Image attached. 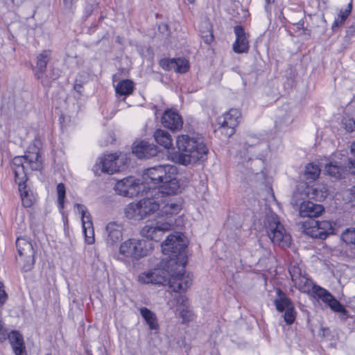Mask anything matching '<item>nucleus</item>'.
Listing matches in <instances>:
<instances>
[{
	"label": "nucleus",
	"mask_w": 355,
	"mask_h": 355,
	"mask_svg": "<svg viewBox=\"0 0 355 355\" xmlns=\"http://www.w3.org/2000/svg\"><path fill=\"white\" fill-rule=\"evenodd\" d=\"M179 164L184 166L193 164L207 159L208 148L204 139L195 132L188 124L183 126L182 118L179 116Z\"/></svg>",
	"instance_id": "nucleus-1"
},
{
	"label": "nucleus",
	"mask_w": 355,
	"mask_h": 355,
	"mask_svg": "<svg viewBox=\"0 0 355 355\" xmlns=\"http://www.w3.org/2000/svg\"><path fill=\"white\" fill-rule=\"evenodd\" d=\"M178 168L175 166H157L146 169L142 175L143 190L147 193L158 188L161 197L176 196L178 191Z\"/></svg>",
	"instance_id": "nucleus-2"
},
{
	"label": "nucleus",
	"mask_w": 355,
	"mask_h": 355,
	"mask_svg": "<svg viewBox=\"0 0 355 355\" xmlns=\"http://www.w3.org/2000/svg\"><path fill=\"white\" fill-rule=\"evenodd\" d=\"M177 198L175 196L161 197L159 192L153 198H145L128 204L125 209V217L128 219L141 220L160 211L162 215L173 214L177 210Z\"/></svg>",
	"instance_id": "nucleus-3"
},
{
	"label": "nucleus",
	"mask_w": 355,
	"mask_h": 355,
	"mask_svg": "<svg viewBox=\"0 0 355 355\" xmlns=\"http://www.w3.org/2000/svg\"><path fill=\"white\" fill-rule=\"evenodd\" d=\"M15 182L18 184L22 205L30 207L33 203V197L26 189L27 169L37 171L42 168V161L37 152L28 153L24 156H17L12 159Z\"/></svg>",
	"instance_id": "nucleus-4"
},
{
	"label": "nucleus",
	"mask_w": 355,
	"mask_h": 355,
	"mask_svg": "<svg viewBox=\"0 0 355 355\" xmlns=\"http://www.w3.org/2000/svg\"><path fill=\"white\" fill-rule=\"evenodd\" d=\"M139 280L144 284H167L171 291H178V270L168 271L161 266V261L153 269L142 272Z\"/></svg>",
	"instance_id": "nucleus-5"
},
{
	"label": "nucleus",
	"mask_w": 355,
	"mask_h": 355,
	"mask_svg": "<svg viewBox=\"0 0 355 355\" xmlns=\"http://www.w3.org/2000/svg\"><path fill=\"white\" fill-rule=\"evenodd\" d=\"M264 225L268 237L274 244L282 248H286L291 245V235L280 223L277 214L274 213L267 214Z\"/></svg>",
	"instance_id": "nucleus-6"
},
{
	"label": "nucleus",
	"mask_w": 355,
	"mask_h": 355,
	"mask_svg": "<svg viewBox=\"0 0 355 355\" xmlns=\"http://www.w3.org/2000/svg\"><path fill=\"white\" fill-rule=\"evenodd\" d=\"M152 249V244L144 239H129L121 244L119 254L124 258L138 260L148 256Z\"/></svg>",
	"instance_id": "nucleus-7"
},
{
	"label": "nucleus",
	"mask_w": 355,
	"mask_h": 355,
	"mask_svg": "<svg viewBox=\"0 0 355 355\" xmlns=\"http://www.w3.org/2000/svg\"><path fill=\"white\" fill-rule=\"evenodd\" d=\"M164 257L161 260V266L168 270H178V234H169L161 244Z\"/></svg>",
	"instance_id": "nucleus-8"
},
{
	"label": "nucleus",
	"mask_w": 355,
	"mask_h": 355,
	"mask_svg": "<svg viewBox=\"0 0 355 355\" xmlns=\"http://www.w3.org/2000/svg\"><path fill=\"white\" fill-rule=\"evenodd\" d=\"M305 198L306 197L304 196V193L299 191L293 194L291 204L293 206H300V216L302 218H316L320 216L324 211L323 207L311 201H305Z\"/></svg>",
	"instance_id": "nucleus-9"
},
{
	"label": "nucleus",
	"mask_w": 355,
	"mask_h": 355,
	"mask_svg": "<svg viewBox=\"0 0 355 355\" xmlns=\"http://www.w3.org/2000/svg\"><path fill=\"white\" fill-rule=\"evenodd\" d=\"M191 223L187 219L184 220L183 217L179 218V265L184 267L188 261V258L191 252L188 249L189 240L187 231L190 228Z\"/></svg>",
	"instance_id": "nucleus-10"
},
{
	"label": "nucleus",
	"mask_w": 355,
	"mask_h": 355,
	"mask_svg": "<svg viewBox=\"0 0 355 355\" xmlns=\"http://www.w3.org/2000/svg\"><path fill=\"white\" fill-rule=\"evenodd\" d=\"M126 157L121 153L105 155L99 158L96 167L103 173L113 174L121 170L125 164Z\"/></svg>",
	"instance_id": "nucleus-11"
},
{
	"label": "nucleus",
	"mask_w": 355,
	"mask_h": 355,
	"mask_svg": "<svg viewBox=\"0 0 355 355\" xmlns=\"http://www.w3.org/2000/svg\"><path fill=\"white\" fill-rule=\"evenodd\" d=\"M172 225L168 222H149L140 230V234L150 241L159 242L164 234L171 230Z\"/></svg>",
	"instance_id": "nucleus-12"
},
{
	"label": "nucleus",
	"mask_w": 355,
	"mask_h": 355,
	"mask_svg": "<svg viewBox=\"0 0 355 355\" xmlns=\"http://www.w3.org/2000/svg\"><path fill=\"white\" fill-rule=\"evenodd\" d=\"M246 167L249 168L253 173H258L261 171L264 166V159L268 154L267 148H261V146H250L247 150Z\"/></svg>",
	"instance_id": "nucleus-13"
},
{
	"label": "nucleus",
	"mask_w": 355,
	"mask_h": 355,
	"mask_svg": "<svg viewBox=\"0 0 355 355\" xmlns=\"http://www.w3.org/2000/svg\"><path fill=\"white\" fill-rule=\"evenodd\" d=\"M114 189L119 195L130 198L145 193L141 182L132 176L117 181Z\"/></svg>",
	"instance_id": "nucleus-14"
},
{
	"label": "nucleus",
	"mask_w": 355,
	"mask_h": 355,
	"mask_svg": "<svg viewBox=\"0 0 355 355\" xmlns=\"http://www.w3.org/2000/svg\"><path fill=\"white\" fill-rule=\"evenodd\" d=\"M311 296L322 300L333 311L340 313L346 317L348 316V311L327 289L316 285Z\"/></svg>",
	"instance_id": "nucleus-15"
},
{
	"label": "nucleus",
	"mask_w": 355,
	"mask_h": 355,
	"mask_svg": "<svg viewBox=\"0 0 355 355\" xmlns=\"http://www.w3.org/2000/svg\"><path fill=\"white\" fill-rule=\"evenodd\" d=\"M241 112L237 109H230L227 112L218 119L220 124L219 130L227 137L234 133V128L238 125L241 119Z\"/></svg>",
	"instance_id": "nucleus-16"
},
{
	"label": "nucleus",
	"mask_w": 355,
	"mask_h": 355,
	"mask_svg": "<svg viewBox=\"0 0 355 355\" xmlns=\"http://www.w3.org/2000/svg\"><path fill=\"white\" fill-rule=\"evenodd\" d=\"M76 211L81 216V223L85 234V241L87 244H93L95 241L94 230L91 215L87 207L82 204L76 203L74 205Z\"/></svg>",
	"instance_id": "nucleus-17"
},
{
	"label": "nucleus",
	"mask_w": 355,
	"mask_h": 355,
	"mask_svg": "<svg viewBox=\"0 0 355 355\" xmlns=\"http://www.w3.org/2000/svg\"><path fill=\"white\" fill-rule=\"evenodd\" d=\"M16 247L20 257H24L26 264L23 267L25 271L29 270L34 264V250L32 243L24 238H18Z\"/></svg>",
	"instance_id": "nucleus-18"
},
{
	"label": "nucleus",
	"mask_w": 355,
	"mask_h": 355,
	"mask_svg": "<svg viewBox=\"0 0 355 355\" xmlns=\"http://www.w3.org/2000/svg\"><path fill=\"white\" fill-rule=\"evenodd\" d=\"M103 236L109 245H113L123 238V226L121 223L110 222L105 226Z\"/></svg>",
	"instance_id": "nucleus-19"
},
{
	"label": "nucleus",
	"mask_w": 355,
	"mask_h": 355,
	"mask_svg": "<svg viewBox=\"0 0 355 355\" xmlns=\"http://www.w3.org/2000/svg\"><path fill=\"white\" fill-rule=\"evenodd\" d=\"M158 148L153 144L141 141L132 148V153L139 159H148L156 156Z\"/></svg>",
	"instance_id": "nucleus-20"
},
{
	"label": "nucleus",
	"mask_w": 355,
	"mask_h": 355,
	"mask_svg": "<svg viewBox=\"0 0 355 355\" xmlns=\"http://www.w3.org/2000/svg\"><path fill=\"white\" fill-rule=\"evenodd\" d=\"M236 41L233 44V51L236 53H247L249 50L248 35L241 26L234 27Z\"/></svg>",
	"instance_id": "nucleus-21"
},
{
	"label": "nucleus",
	"mask_w": 355,
	"mask_h": 355,
	"mask_svg": "<svg viewBox=\"0 0 355 355\" xmlns=\"http://www.w3.org/2000/svg\"><path fill=\"white\" fill-rule=\"evenodd\" d=\"M196 315L188 302L186 295L179 296V319H182V323H188L193 321Z\"/></svg>",
	"instance_id": "nucleus-22"
},
{
	"label": "nucleus",
	"mask_w": 355,
	"mask_h": 355,
	"mask_svg": "<svg viewBox=\"0 0 355 355\" xmlns=\"http://www.w3.org/2000/svg\"><path fill=\"white\" fill-rule=\"evenodd\" d=\"M193 282V275L191 272L183 269L179 270V296L185 293L191 288Z\"/></svg>",
	"instance_id": "nucleus-23"
},
{
	"label": "nucleus",
	"mask_w": 355,
	"mask_h": 355,
	"mask_svg": "<svg viewBox=\"0 0 355 355\" xmlns=\"http://www.w3.org/2000/svg\"><path fill=\"white\" fill-rule=\"evenodd\" d=\"M328 195V189L325 186L306 187L304 190V196L318 201L323 200Z\"/></svg>",
	"instance_id": "nucleus-24"
},
{
	"label": "nucleus",
	"mask_w": 355,
	"mask_h": 355,
	"mask_svg": "<svg viewBox=\"0 0 355 355\" xmlns=\"http://www.w3.org/2000/svg\"><path fill=\"white\" fill-rule=\"evenodd\" d=\"M51 55V51L46 50L37 56L35 75L38 79L40 78L44 73L46 65L50 60Z\"/></svg>",
	"instance_id": "nucleus-25"
},
{
	"label": "nucleus",
	"mask_w": 355,
	"mask_h": 355,
	"mask_svg": "<svg viewBox=\"0 0 355 355\" xmlns=\"http://www.w3.org/2000/svg\"><path fill=\"white\" fill-rule=\"evenodd\" d=\"M293 281L295 282V286L302 293L311 295L316 284L312 280L306 277H300L298 279L292 277Z\"/></svg>",
	"instance_id": "nucleus-26"
},
{
	"label": "nucleus",
	"mask_w": 355,
	"mask_h": 355,
	"mask_svg": "<svg viewBox=\"0 0 355 355\" xmlns=\"http://www.w3.org/2000/svg\"><path fill=\"white\" fill-rule=\"evenodd\" d=\"M162 123L164 127L175 130L178 128V113L175 110H168L164 112Z\"/></svg>",
	"instance_id": "nucleus-27"
},
{
	"label": "nucleus",
	"mask_w": 355,
	"mask_h": 355,
	"mask_svg": "<svg viewBox=\"0 0 355 355\" xmlns=\"http://www.w3.org/2000/svg\"><path fill=\"white\" fill-rule=\"evenodd\" d=\"M313 223H316V220H311L305 222L303 224L304 232L306 234L312 238L324 239V234H322L321 230L319 229V226Z\"/></svg>",
	"instance_id": "nucleus-28"
},
{
	"label": "nucleus",
	"mask_w": 355,
	"mask_h": 355,
	"mask_svg": "<svg viewBox=\"0 0 355 355\" xmlns=\"http://www.w3.org/2000/svg\"><path fill=\"white\" fill-rule=\"evenodd\" d=\"M277 293L278 298L275 300L274 303L278 311L283 312L293 306L291 300L281 290H277Z\"/></svg>",
	"instance_id": "nucleus-29"
},
{
	"label": "nucleus",
	"mask_w": 355,
	"mask_h": 355,
	"mask_svg": "<svg viewBox=\"0 0 355 355\" xmlns=\"http://www.w3.org/2000/svg\"><path fill=\"white\" fill-rule=\"evenodd\" d=\"M154 137L157 143L165 148H169L172 145L171 135L166 131L157 130L154 133Z\"/></svg>",
	"instance_id": "nucleus-30"
},
{
	"label": "nucleus",
	"mask_w": 355,
	"mask_h": 355,
	"mask_svg": "<svg viewBox=\"0 0 355 355\" xmlns=\"http://www.w3.org/2000/svg\"><path fill=\"white\" fill-rule=\"evenodd\" d=\"M324 171L330 176L338 179L341 178L345 169L340 164L332 162L325 165Z\"/></svg>",
	"instance_id": "nucleus-31"
},
{
	"label": "nucleus",
	"mask_w": 355,
	"mask_h": 355,
	"mask_svg": "<svg viewBox=\"0 0 355 355\" xmlns=\"http://www.w3.org/2000/svg\"><path fill=\"white\" fill-rule=\"evenodd\" d=\"M200 32L202 39L206 44H209L212 42L214 40V35L211 26L209 21H205L201 23Z\"/></svg>",
	"instance_id": "nucleus-32"
},
{
	"label": "nucleus",
	"mask_w": 355,
	"mask_h": 355,
	"mask_svg": "<svg viewBox=\"0 0 355 355\" xmlns=\"http://www.w3.org/2000/svg\"><path fill=\"white\" fill-rule=\"evenodd\" d=\"M115 90L119 95L128 96L133 90V83L130 80H123L116 85Z\"/></svg>",
	"instance_id": "nucleus-33"
},
{
	"label": "nucleus",
	"mask_w": 355,
	"mask_h": 355,
	"mask_svg": "<svg viewBox=\"0 0 355 355\" xmlns=\"http://www.w3.org/2000/svg\"><path fill=\"white\" fill-rule=\"evenodd\" d=\"M320 172L321 169L318 165L309 163L305 168L304 176L306 180L311 181L315 180L319 177Z\"/></svg>",
	"instance_id": "nucleus-34"
},
{
	"label": "nucleus",
	"mask_w": 355,
	"mask_h": 355,
	"mask_svg": "<svg viewBox=\"0 0 355 355\" xmlns=\"http://www.w3.org/2000/svg\"><path fill=\"white\" fill-rule=\"evenodd\" d=\"M140 313L151 329H156L157 328L156 316L152 311L147 308H141Z\"/></svg>",
	"instance_id": "nucleus-35"
},
{
	"label": "nucleus",
	"mask_w": 355,
	"mask_h": 355,
	"mask_svg": "<svg viewBox=\"0 0 355 355\" xmlns=\"http://www.w3.org/2000/svg\"><path fill=\"white\" fill-rule=\"evenodd\" d=\"M343 199L350 207H355V185L346 189L343 192Z\"/></svg>",
	"instance_id": "nucleus-36"
},
{
	"label": "nucleus",
	"mask_w": 355,
	"mask_h": 355,
	"mask_svg": "<svg viewBox=\"0 0 355 355\" xmlns=\"http://www.w3.org/2000/svg\"><path fill=\"white\" fill-rule=\"evenodd\" d=\"M316 225L319 226V229L321 230L322 234H324V239L327 236L333 233V226L330 221L328 220H322L318 221L316 220V223H314Z\"/></svg>",
	"instance_id": "nucleus-37"
},
{
	"label": "nucleus",
	"mask_w": 355,
	"mask_h": 355,
	"mask_svg": "<svg viewBox=\"0 0 355 355\" xmlns=\"http://www.w3.org/2000/svg\"><path fill=\"white\" fill-rule=\"evenodd\" d=\"M160 65L166 70H173L175 72H178V60L176 58L162 59L160 61Z\"/></svg>",
	"instance_id": "nucleus-38"
},
{
	"label": "nucleus",
	"mask_w": 355,
	"mask_h": 355,
	"mask_svg": "<svg viewBox=\"0 0 355 355\" xmlns=\"http://www.w3.org/2000/svg\"><path fill=\"white\" fill-rule=\"evenodd\" d=\"M57 195H58V207L60 209H62L64 208V198H65V193H66V189L64 184L59 183L57 185Z\"/></svg>",
	"instance_id": "nucleus-39"
},
{
	"label": "nucleus",
	"mask_w": 355,
	"mask_h": 355,
	"mask_svg": "<svg viewBox=\"0 0 355 355\" xmlns=\"http://www.w3.org/2000/svg\"><path fill=\"white\" fill-rule=\"evenodd\" d=\"M342 239L346 243L355 245V228L347 229L343 232Z\"/></svg>",
	"instance_id": "nucleus-40"
},
{
	"label": "nucleus",
	"mask_w": 355,
	"mask_h": 355,
	"mask_svg": "<svg viewBox=\"0 0 355 355\" xmlns=\"http://www.w3.org/2000/svg\"><path fill=\"white\" fill-rule=\"evenodd\" d=\"M7 338L9 339L10 343L12 347L19 344L20 343H24L22 336L16 331H12L10 334L7 333Z\"/></svg>",
	"instance_id": "nucleus-41"
},
{
	"label": "nucleus",
	"mask_w": 355,
	"mask_h": 355,
	"mask_svg": "<svg viewBox=\"0 0 355 355\" xmlns=\"http://www.w3.org/2000/svg\"><path fill=\"white\" fill-rule=\"evenodd\" d=\"M284 321L288 324H291L295 320L296 312L294 306L284 311Z\"/></svg>",
	"instance_id": "nucleus-42"
},
{
	"label": "nucleus",
	"mask_w": 355,
	"mask_h": 355,
	"mask_svg": "<svg viewBox=\"0 0 355 355\" xmlns=\"http://www.w3.org/2000/svg\"><path fill=\"white\" fill-rule=\"evenodd\" d=\"M342 125L347 131L352 132L355 130V121L348 116L343 117Z\"/></svg>",
	"instance_id": "nucleus-43"
},
{
	"label": "nucleus",
	"mask_w": 355,
	"mask_h": 355,
	"mask_svg": "<svg viewBox=\"0 0 355 355\" xmlns=\"http://www.w3.org/2000/svg\"><path fill=\"white\" fill-rule=\"evenodd\" d=\"M190 68L189 60L187 58H179V73H185Z\"/></svg>",
	"instance_id": "nucleus-44"
},
{
	"label": "nucleus",
	"mask_w": 355,
	"mask_h": 355,
	"mask_svg": "<svg viewBox=\"0 0 355 355\" xmlns=\"http://www.w3.org/2000/svg\"><path fill=\"white\" fill-rule=\"evenodd\" d=\"M12 347L15 355H27L25 351L24 343H20Z\"/></svg>",
	"instance_id": "nucleus-45"
},
{
	"label": "nucleus",
	"mask_w": 355,
	"mask_h": 355,
	"mask_svg": "<svg viewBox=\"0 0 355 355\" xmlns=\"http://www.w3.org/2000/svg\"><path fill=\"white\" fill-rule=\"evenodd\" d=\"M346 20V15H338L332 24V29L341 26Z\"/></svg>",
	"instance_id": "nucleus-46"
},
{
	"label": "nucleus",
	"mask_w": 355,
	"mask_h": 355,
	"mask_svg": "<svg viewBox=\"0 0 355 355\" xmlns=\"http://www.w3.org/2000/svg\"><path fill=\"white\" fill-rule=\"evenodd\" d=\"M7 294L3 289V284L0 282V307L6 302Z\"/></svg>",
	"instance_id": "nucleus-47"
},
{
	"label": "nucleus",
	"mask_w": 355,
	"mask_h": 355,
	"mask_svg": "<svg viewBox=\"0 0 355 355\" xmlns=\"http://www.w3.org/2000/svg\"><path fill=\"white\" fill-rule=\"evenodd\" d=\"M346 168H347L349 173L355 175V160L353 161V160L349 159Z\"/></svg>",
	"instance_id": "nucleus-48"
},
{
	"label": "nucleus",
	"mask_w": 355,
	"mask_h": 355,
	"mask_svg": "<svg viewBox=\"0 0 355 355\" xmlns=\"http://www.w3.org/2000/svg\"><path fill=\"white\" fill-rule=\"evenodd\" d=\"M78 0H63L64 6L66 9L72 10Z\"/></svg>",
	"instance_id": "nucleus-49"
},
{
	"label": "nucleus",
	"mask_w": 355,
	"mask_h": 355,
	"mask_svg": "<svg viewBox=\"0 0 355 355\" xmlns=\"http://www.w3.org/2000/svg\"><path fill=\"white\" fill-rule=\"evenodd\" d=\"M352 8V1L348 4L347 8L345 11H340V15H346V19L347 18L348 15L351 12Z\"/></svg>",
	"instance_id": "nucleus-50"
},
{
	"label": "nucleus",
	"mask_w": 355,
	"mask_h": 355,
	"mask_svg": "<svg viewBox=\"0 0 355 355\" xmlns=\"http://www.w3.org/2000/svg\"><path fill=\"white\" fill-rule=\"evenodd\" d=\"M351 153L355 157V141L351 145Z\"/></svg>",
	"instance_id": "nucleus-51"
},
{
	"label": "nucleus",
	"mask_w": 355,
	"mask_h": 355,
	"mask_svg": "<svg viewBox=\"0 0 355 355\" xmlns=\"http://www.w3.org/2000/svg\"><path fill=\"white\" fill-rule=\"evenodd\" d=\"M74 89H75L77 92H80L81 85H79V84H76V85H74Z\"/></svg>",
	"instance_id": "nucleus-52"
},
{
	"label": "nucleus",
	"mask_w": 355,
	"mask_h": 355,
	"mask_svg": "<svg viewBox=\"0 0 355 355\" xmlns=\"http://www.w3.org/2000/svg\"><path fill=\"white\" fill-rule=\"evenodd\" d=\"M189 182V178L188 177H184V180H183V183L185 184H187Z\"/></svg>",
	"instance_id": "nucleus-53"
},
{
	"label": "nucleus",
	"mask_w": 355,
	"mask_h": 355,
	"mask_svg": "<svg viewBox=\"0 0 355 355\" xmlns=\"http://www.w3.org/2000/svg\"><path fill=\"white\" fill-rule=\"evenodd\" d=\"M275 0H266L267 4L272 3Z\"/></svg>",
	"instance_id": "nucleus-54"
},
{
	"label": "nucleus",
	"mask_w": 355,
	"mask_h": 355,
	"mask_svg": "<svg viewBox=\"0 0 355 355\" xmlns=\"http://www.w3.org/2000/svg\"><path fill=\"white\" fill-rule=\"evenodd\" d=\"M185 1H188L189 3H191L194 1V0H184Z\"/></svg>",
	"instance_id": "nucleus-55"
},
{
	"label": "nucleus",
	"mask_w": 355,
	"mask_h": 355,
	"mask_svg": "<svg viewBox=\"0 0 355 355\" xmlns=\"http://www.w3.org/2000/svg\"><path fill=\"white\" fill-rule=\"evenodd\" d=\"M176 159H177V158H175V157H173V158L172 159H173V161L175 163H176V162H178V161L176 160Z\"/></svg>",
	"instance_id": "nucleus-56"
},
{
	"label": "nucleus",
	"mask_w": 355,
	"mask_h": 355,
	"mask_svg": "<svg viewBox=\"0 0 355 355\" xmlns=\"http://www.w3.org/2000/svg\"><path fill=\"white\" fill-rule=\"evenodd\" d=\"M1 109H2V110H3L5 109V105H4V103L3 104V105H2V107H1Z\"/></svg>",
	"instance_id": "nucleus-57"
},
{
	"label": "nucleus",
	"mask_w": 355,
	"mask_h": 355,
	"mask_svg": "<svg viewBox=\"0 0 355 355\" xmlns=\"http://www.w3.org/2000/svg\"><path fill=\"white\" fill-rule=\"evenodd\" d=\"M46 355H51V354H46Z\"/></svg>",
	"instance_id": "nucleus-58"
}]
</instances>
